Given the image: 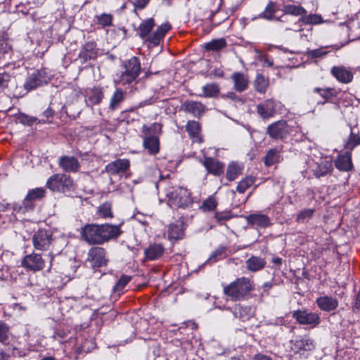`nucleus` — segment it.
I'll use <instances>...</instances> for the list:
<instances>
[{
	"label": "nucleus",
	"mask_w": 360,
	"mask_h": 360,
	"mask_svg": "<svg viewBox=\"0 0 360 360\" xmlns=\"http://www.w3.org/2000/svg\"><path fill=\"white\" fill-rule=\"evenodd\" d=\"M225 247H219L211 254L207 260V262H215L219 259H221L225 257Z\"/></svg>",
	"instance_id": "50"
},
{
	"label": "nucleus",
	"mask_w": 360,
	"mask_h": 360,
	"mask_svg": "<svg viewBox=\"0 0 360 360\" xmlns=\"http://www.w3.org/2000/svg\"><path fill=\"white\" fill-rule=\"evenodd\" d=\"M260 61L262 63L264 66L271 67L274 65V61L271 58L266 54H263L259 58Z\"/></svg>",
	"instance_id": "61"
},
{
	"label": "nucleus",
	"mask_w": 360,
	"mask_h": 360,
	"mask_svg": "<svg viewBox=\"0 0 360 360\" xmlns=\"http://www.w3.org/2000/svg\"><path fill=\"white\" fill-rule=\"evenodd\" d=\"M233 315L240 321H246L254 315V309L249 306L238 304L234 308Z\"/></svg>",
	"instance_id": "29"
},
{
	"label": "nucleus",
	"mask_w": 360,
	"mask_h": 360,
	"mask_svg": "<svg viewBox=\"0 0 360 360\" xmlns=\"http://www.w3.org/2000/svg\"><path fill=\"white\" fill-rule=\"evenodd\" d=\"M49 80V77L44 70H37L27 77L24 88L27 91H30L46 84Z\"/></svg>",
	"instance_id": "10"
},
{
	"label": "nucleus",
	"mask_w": 360,
	"mask_h": 360,
	"mask_svg": "<svg viewBox=\"0 0 360 360\" xmlns=\"http://www.w3.org/2000/svg\"><path fill=\"white\" fill-rule=\"evenodd\" d=\"M203 165L207 171L214 176H220L224 172V165L213 158H205Z\"/></svg>",
	"instance_id": "23"
},
{
	"label": "nucleus",
	"mask_w": 360,
	"mask_h": 360,
	"mask_svg": "<svg viewBox=\"0 0 360 360\" xmlns=\"http://www.w3.org/2000/svg\"><path fill=\"white\" fill-rule=\"evenodd\" d=\"M247 269L252 272L262 270L266 265V261L264 258L252 256L246 262Z\"/></svg>",
	"instance_id": "33"
},
{
	"label": "nucleus",
	"mask_w": 360,
	"mask_h": 360,
	"mask_svg": "<svg viewBox=\"0 0 360 360\" xmlns=\"http://www.w3.org/2000/svg\"><path fill=\"white\" fill-rule=\"evenodd\" d=\"M243 169V165H241L238 163H236V162L230 163L228 165L227 169H226V179L229 181L235 180L236 178H238V176L239 175L242 174Z\"/></svg>",
	"instance_id": "37"
},
{
	"label": "nucleus",
	"mask_w": 360,
	"mask_h": 360,
	"mask_svg": "<svg viewBox=\"0 0 360 360\" xmlns=\"http://www.w3.org/2000/svg\"><path fill=\"white\" fill-rule=\"evenodd\" d=\"M9 335L8 326L0 321V342L4 343L8 340Z\"/></svg>",
	"instance_id": "55"
},
{
	"label": "nucleus",
	"mask_w": 360,
	"mask_h": 360,
	"mask_svg": "<svg viewBox=\"0 0 360 360\" xmlns=\"http://www.w3.org/2000/svg\"><path fill=\"white\" fill-rule=\"evenodd\" d=\"M11 50V46L8 42L7 37L0 34V56L4 55Z\"/></svg>",
	"instance_id": "54"
},
{
	"label": "nucleus",
	"mask_w": 360,
	"mask_h": 360,
	"mask_svg": "<svg viewBox=\"0 0 360 360\" xmlns=\"http://www.w3.org/2000/svg\"><path fill=\"white\" fill-rule=\"evenodd\" d=\"M98 213L104 218L112 217V205L110 202H105L99 206Z\"/></svg>",
	"instance_id": "51"
},
{
	"label": "nucleus",
	"mask_w": 360,
	"mask_h": 360,
	"mask_svg": "<svg viewBox=\"0 0 360 360\" xmlns=\"http://www.w3.org/2000/svg\"><path fill=\"white\" fill-rule=\"evenodd\" d=\"M121 234L118 226L109 224H87L82 228L81 238L89 245H101L112 239L117 238Z\"/></svg>",
	"instance_id": "1"
},
{
	"label": "nucleus",
	"mask_w": 360,
	"mask_h": 360,
	"mask_svg": "<svg viewBox=\"0 0 360 360\" xmlns=\"http://www.w3.org/2000/svg\"><path fill=\"white\" fill-rule=\"evenodd\" d=\"M359 145H360V136L358 134H355L352 131L345 142V148L348 150L347 151L351 152V150Z\"/></svg>",
	"instance_id": "42"
},
{
	"label": "nucleus",
	"mask_w": 360,
	"mask_h": 360,
	"mask_svg": "<svg viewBox=\"0 0 360 360\" xmlns=\"http://www.w3.org/2000/svg\"><path fill=\"white\" fill-rule=\"evenodd\" d=\"M301 26L302 25L300 24V20H299V21L295 23L293 25H292L290 27H286L285 29V30H292V31L297 32V31L302 30Z\"/></svg>",
	"instance_id": "62"
},
{
	"label": "nucleus",
	"mask_w": 360,
	"mask_h": 360,
	"mask_svg": "<svg viewBox=\"0 0 360 360\" xmlns=\"http://www.w3.org/2000/svg\"><path fill=\"white\" fill-rule=\"evenodd\" d=\"M54 111L51 108H48L42 114V118L39 120V122L46 123L51 122L53 117Z\"/></svg>",
	"instance_id": "57"
},
{
	"label": "nucleus",
	"mask_w": 360,
	"mask_h": 360,
	"mask_svg": "<svg viewBox=\"0 0 360 360\" xmlns=\"http://www.w3.org/2000/svg\"><path fill=\"white\" fill-rule=\"evenodd\" d=\"M330 74L342 84H348L353 79L352 70L342 65L333 66L330 70Z\"/></svg>",
	"instance_id": "16"
},
{
	"label": "nucleus",
	"mask_w": 360,
	"mask_h": 360,
	"mask_svg": "<svg viewBox=\"0 0 360 360\" xmlns=\"http://www.w3.org/2000/svg\"><path fill=\"white\" fill-rule=\"evenodd\" d=\"M252 290L251 281L248 278L241 277L224 286L223 291L231 300L237 301L243 299Z\"/></svg>",
	"instance_id": "3"
},
{
	"label": "nucleus",
	"mask_w": 360,
	"mask_h": 360,
	"mask_svg": "<svg viewBox=\"0 0 360 360\" xmlns=\"http://www.w3.org/2000/svg\"><path fill=\"white\" fill-rule=\"evenodd\" d=\"M96 23L101 27H110L112 25L113 15L110 13H101L95 16Z\"/></svg>",
	"instance_id": "41"
},
{
	"label": "nucleus",
	"mask_w": 360,
	"mask_h": 360,
	"mask_svg": "<svg viewBox=\"0 0 360 360\" xmlns=\"http://www.w3.org/2000/svg\"><path fill=\"white\" fill-rule=\"evenodd\" d=\"M279 103L273 98L266 99L257 104V112L263 120H268L275 116Z\"/></svg>",
	"instance_id": "8"
},
{
	"label": "nucleus",
	"mask_w": 360,
	"mask_h": 360,
	"mask_svg": "<svg viewBox=\"0 0 360 360\" xmlns=\"http://www.w3.org/2000/svg\"><path fill=\"white\" fill-rule=\"evenodd\" d=\"M168 237L170 240H179L184 235V223L182 221H177L169 226L167 231Z\"/></svg>",
	"instance_id": "28"
},
{
	"label": "nucleus",
	"mask_w": 360,
	"mask_h": 360,
	"mask_svg": "<svg viewBox=\"0 0 360 360\" xmlns=\"http://www.w3.org/2000/svg\"><path fill=\"white\" fill-rule=\"evenodd\" d=\"M60 167L66 172H77L80 167L78 160L74 156H61L58 161Z\"/></svg>",
	"instance_id": "19"
},
{
	"label": "nucleus",
	"mask_w": 360,
	"mask_h": 360,
	"mask_svg": "<svg viewBox=\"0 0 360 360\" xmlns=\"http://www.w3.org/2000/svg\"><path fill=\"white\" fill-rule=\"evenodd\" d=\"M21 264L25 269L36 272L44 268L45 261L41 255L32 252L24 257Z\"/></svg>",
	"instance_id": "12"
},
{
	"label": "nucleus",
	"mask_w": 360,
	"mask_h": 360,
	"mask_svg": "<svg viewBox=\"0 0 360 360\" xmlns=\"http://www.w3.org/2000/svg\"><path fill=\"white\" fill-rule=\"evenodd\" d=\"M333 170V162L331 160H324L318 163L314 168L312 169L314 175L316 178L324 176L330 174Z\"/></svg>",
	"instance_id": "26"
},
{
	"label": "nucleus",
	"mask_w": 360,
	"mask_h": 360,
	"mask_svg": "<svg viewBox=\"0 0 360 360\" xmlns=\"http://www.w3.org/2000/svg\"><path fill=\"white\" fill-rule=\"evenodd\" d=\"M103 98V93L101 89H94L91 94L89 97V100L92 105L98 104Z\"/></svg>",
	"instance_id": "49"
},
{
	"label": "nucleus",
	"mask_w": 360,
	"mask_h": 360,
	"mask_svg": "<svg viewBox=\"0 0 360 360\" xmlns=\"http://www.w3.org/2000/svg\"><path fill=\"white\" fill-rule=\"evenodd\" d=\"M155 26V22L153 18L143 20L138 27V32L140 38L144 40Z\"/></svg>",
	"instance_id": "30"
},
{
	"label": "nucleus",
	"mask_w": 360,
	"mask_h": 360,
	"mask_svg": "<svg viewBox=\"0 0 360 360\" xmlns=\"http://www.w3.org/2000/svg\"><path fill=\"white\" fill-rule=\"evenodd\" d=\"M231 79L233 82L234 89L236 91L242 92L247 89L249 81L246 75L236 72L232 75Z\"/></svg>",
	"instance_id": "27"
},
{
	"label": "nucleus",
	"mask_w": 360,
	"mask_h": 360,
	"mask_svg": "<svg viewBox=\"0 0 360 360\" xmlns=\"http://www.w3.org/2000/svg\"><path fill=\"white\" fill-rule=\"evenodd\" d=\"M162 125L154 123L150 126L143 125L141 129V137L145 149L151 155H156L160 150V141L156 134L161 130Z\"/></svg>",
	"instance_id": "4"
},
{
	"label": "nucleus",
	"mask_w": 360,
	"mask_h": 360,
	"mask_svg": "<svg viewBox=\"0 0 360 360\" xmlns=\"http://www.w3.org/2000/svg\"><path fill=\"white\" fill-rule=\"evenodd\" d=\"M269 79L264 75H257L254 82V86L257 91L264 94L269 86Z\"/></svg>",
	"instance_id": "40"
},
{
	"label": "nucleus",
	"mask_w": 360,
	"mask_h": 360,
	"mask_svg": "<svg viewBox=\"0 0 360 360\" xmlns=\"http://www.w3.org/2000/svg\"><path fill=\"white\" fill-rule=\"evenodd\" d=\"M290 348L295 353L301 351H309L314 349L313 340L307 337L298 336L290 342Z\"/></svg>",
	"instance_id": "15"
},
{
	"label": "nucleus",
	"mask_w": 360,
	"mask_h": 360,
	"mask_svg": "<svg viewBox=\"0 0 360 360\" xmlns=\"http://www.w3.org/2000/svg\"><path fill=\"white\" fill-rule=\"evenodd\" d=\"M87 261L94 268L106 266L108 259L106 257L105 250L101 247L90 248L88 252Z\"/></svg>",
	"instance_id": "11"
},
{
	"label": "nucleus",
	"mask_w": 360,
	"mask_h": 360,
	"mask_svg": "<svg viewBox=\"0 0 360 360\" xmlns=\"http://www.w3.org/2000/svg\"><path fill=\"white\" fill-rule=\"evenodd\" d=\"M131 281V276L123 275L119 279L114 287V291L117 292H120L126 285Z\"/></svg>",
	"instance_id": "53"
},
{
	"label": "nucleus",
	"mask_w": 360,
	"mask_h": 360,
	"mask_svg": "<svg viewBox=\"0 0 360 360\" xmlns=\"http://www.w3.org/2000/svg\"><path fill=\"white\" fill-rule=\"evenodd\" d=\"M215 218L217 221L221 223L224 221H227L231 218V215L227 212H217Z\"/></svg>",
	"instance_id": "60"
},
{
	"label": "nucleus",
	"mask_w": 360,
	"mask_h": 360,
	"mask_svg": "<svg viewBox=\"0 0 360 360\" xmlns=\"http://www.w3.org/2000/svg\"><path fill=\"white\" fill-rule=\"evenodd\" d=\"M181 110L192 114L194 117H200L205 112V105L199 101H186L182 103Z\"/></svg>",
	"instance_id": "21"
},
{
	"label": "nucleus",
	"mask_w": 360,
	"mask_h": 360,
	"mask_svg": "<svg viewBox=\"0 0 360 360\" xmlns=\"http://www.w3.org/2000/svg\"><path fill=\"white\" fill-rule=\"evenodd\" d=\"M164 252V248L160 244H154L150 245L145 250L146 257L149 260H155L158 259Z\"/></svg>",
	"instance_id": "34"
},
{
	"label": "nucleus",
	"mask_w": 360,
	"mask_h": 360,
	"mask_svg": "<svg viewBox=\"0 0 360 360\" xmlns=\"http://www.w3.org/2000/svg\"><path fill=\"white\" fill-rule=\"evenodd\" d=\"M13 77L8 72L0 73V91H3L8 87Z\"/></svg>",
	"instance_id": "52"
},
{
	"label": "nucleus",
	"mask_w": 360,
	"mask_h": 360,
	"mask_svg": "<svg viewBox=\"0 0 360 360\" xmlns=\"http://www.w3.org/2000/svg\"><path fill=\"white\" fill-rule=\"evenodd\" d=\"M186 129L193 142L201 143L202 141L201 128L197 121L189 120L186 125Z\"/></svg>",
	"instance_id": "24"
},
{
	"label": "nucleus",
	"mask_w": 360,
	"mask_h": 360,
	"mask_svg": "<svg viewBox=\"0 0 360 360\" xmlns=\"http://www.w3.org/2000/svg\"><path fill=\"white\" fill-rule=\"evenodd\" d=\"M46 189L44 188H36L30 191L24 199L23 205L25 207L32 208V201L39 200L45 196Z\"/></svg>",
	"instance_id": "25"
},
{
	"label": "nucleus",
	"mask_w": 360,
	"mask_h": 360,
	"mask_svg": "<svg viewBox=\"0 0 360 360\" xmlns=\"http://www.w3.org/2000/svg\"><path fill=\"white\" fill-rule=\"evenodd\" d=\"M126 96V92L121 89L117 88L112 94L110 103L109 109L111 111H114L117 109L121 103L124 101Z\"/></svg>",
	"instance_id": "31"
},
{
	"label": "nucleus",
	"mask_w": 360,
	"mask_h": 360,
	"mask_svg": "<svg viewBox=\"0 0 360 360\" xmlns=\"http://www.w3.org/2000/svg\"><path fill=\"white\" fill-rule=\"evenodd\" d=\"M169 180L167 178L160 176L156 184L157 188H162L166 191V195L168 198V205L173 208H186L193 204L191 193L185 188L173 187L167 188Z\"/></svg>",
	"instance_id": "2"
},
{
	"label": "nucleus",
	"mask_w": 360,
	"mask_h": 360,
	"mask_svg": "<svg viewBox=\"0 0 360 360\" xmlns=\"http://www.w3.org/2000/svg\"><path fill=\"white\" fill-rule=\"evenodd\" d=\"M254 360H272L271 357L262 354H257L255 355Z\"/></svg>",
	"instance_id": "64"
},
{
	"label": "nucleus",
	"mask_w": 360,
	"mask_h": 360,
	"mask_svg": "<svg viewBox=\"0 0 360 360\" xmlns=\"http://www.w3.org/2000/svg\"><path fill=\"white\" fill-rule=\"evenodd\" d=\"M136 78L134 77L133 75L127 73L126 71H124L121 73V75L118 77V78L115 79V84L118 85H126L129 84L132 82H134Z\"/></svg>",
	"instance_id": "46"
},
{
	"label": "nucleus",
	"mask_w": 360,
	"mask_h": 360,
	"mask_svg": "<svg viewBox=\"0 0 360 360\" xmlns=\"http://www.w3.org/2000/svg\"><path fill=\"white\" fill-rule=\"evenodd\" d=\"M314 92L319 94L320 96L325 100L323 102L321 103V104H324L326 102L330 101L333 98L337 97L340 91L335 88L316 87L314 89Z\"/></svg>",
	"instance_id": "32"
},
{
	"label": "nucleus",
	"mask_w": 360,
	"mask_h": 360,
	"mask_svg": "<svg viewBox=\"0 0 360 360\" xmlns=\"http://www.w3.org/2000/svg\"><path fill=\"white\" fill-rule=\"evenodd\" d=\"M46 186L53 192L67 193L75 190V185L72 178L66 174L51 175L46 183Z\"/></svg>",
	"instance_id": "5"
},
{
	"label": "nucleus",
	"mask_w": 360,
	"mask_h": 360,
	"mask_svg": "<svg viewBox=\"0 0 360 360\" xmlns=\"http://www.w3.org/2000/svg\"><path fill=\"white\" fill-rule=\"evenodd\" d=\"M281 160V150L271 148L267 151L264 158V162L266 166L269 167L279 162Z\"/></svg>",
	"instance_id": "36"
},
{
	"label": "nucleus",
	"mask_w": 360,
	"mask_h": 360,
	"mask_svg": "<svg viewBox=\"0 0 360 360\" xmlns=\"http://www.w3.org/2000/svg\"><path fill=\"white\" fill-rule=\"evenodd\" d=\"M124 67V71L133 75L134 77L136 79L141 71V65L139 59L136 57H132L127 61Z\"/></svg>",
	"instance_id": "35"
},
{
	"label": "nucleus",
	"mask_w": 360,
	"mask_h": 360,
	"mask_svg": "<svg viewBox=\"0 0 360 360\" xmlns=\"http://www.w3.org/2000/svg\"><path fill=\"white\" fill-rule=\"evenodd\" d=\"M316 303L321 311L326 312L334 311L338 307L337 298L328 295L317 297Z\"/></svg>",
	"instance_id": "20"
},
{
	"label": "nucleus",
	"mask_w": 360,
	"mask_h": 360,
	"mask_svg": "<svg viewBox=\"0 0 360 360\" xmlns=\"http://www.w3.org/2000/svg\"><path fill=\"white\" fill-rule=\"evenodd\" d=\"M227 45L226 41L224 38L213 39L204 45V48L208 51H219L225 48Z\"/></svg>",
	"instance_id": "39"
},
{
	"label": "nucleus",
	"mask_w": 360,
	"mask_h": 360,
	"mask_svg": "<svg viewBox=\"0 0 360 360\" xmlns=\"http://www.w3.org/2000/svg\"><path fill=\"white\" fill-rule=\"evenodd\" d=\"M291 132V128L287 121L281 120L269 124L266 128V134L275 140H284Z\"/></svg>",
	"instance_id": "7"
},
{
	"label": "nucleus",
	"mask_w": 360,
	"mask_h": 360,
	"mask_svg": "<svg viewBox=\"0 0 360 360\" xmlns=\"http://www.w3.org/2000/svg\"><path fill=\"white\" fill-rule=\"evenodd\" d=\"M335 165L340 171H351L353 169L351 152L345 151L344 153L340 154L335 160Z\"/></svg>",
	"instance_id": "22"
},
{
	"label": "nucleus",
	"mask_w": 360,
	"mask_h": 360,
	"mask_svg": "<svg viewBox=\"0 0 360 360\" xmlns=\"http://www.w3.org/2000/svg\"><path fill=\"white\" fill-rule=\"evenodd\" d=\"M328 53V51L324 50L323 49H317L313 50H308L307 51V55L310 58H323Z\"/></svg>",
	"instance_id": "56"
},
{
	"label": "nucleus",
	"mask_w": 360,
	"mask_h": 360,
	"mask_svg": "<svg viewBox=\"0 0 360 360\" xmlns=\"http://www.w3.org/2000/svg\"><path fill=\"white\" fill-rule=\"evenodd\" d=\"M314 212L313 209H304L297 215L296 221L299 223L308 221L312 217Z\"/></svg>",
	"instance_id": "48"
},
{
	"label": "nucleus",
	"mask_w": 360,
	"mask_h": 360,
	"mask_svg": "<svg viewBox=\"0 0 360 360\" xmlns=\"http://www.w3.org/2000/svg\"><path fill=\"white\" fill-rule=\"evenodd\" d=\"M98 55V49L96 43L94 41H89L84 44L82 47L78 58L82 64H84L89 60L96 59Z\"/></svg>",
	"instance_id": "14"
},
{
	"label": "nucleus",
	"mask_w": 360,
	"mask_h": 360,
	"mask_svg": "<svg viewBox=\"0 0 360 360\" xmlns=\"http://www.w3.org/2000/svg\"><path fill=\"white\" fill-rule=\"evenodd\" d=\"M150 0H134L133 5L136 9L142 10L146 7Z\"/></svg>",
	"instance_id": "59"
},
{
	"label": "nucleus",
	"mask_w": 360,
	"mask_h": 360,
	"mask_svg": "<svg viewBox=\"0 0 360 360\" xmlns=\"http://www.w3.org/2000/svg\"><path fill=\"white\" fill-rule=\"evenodd\" d=\"M202 94L199 96L205 98H214L218 96L220 92V88L217 84L209 83L205 84L202 88Z\"/></svg>",
	"instance_id": "38"
},
{
	"label": "nucleus",
	"mask_w": 360,
	"mask_h": 360,
	"mask_svg": "<svg viewBox=\"0 0 360 360\" xmlns=\"http://www.w3.org/2000/svg\"><path fill=\"white\" fill-rule=\"evenodd\" d=\"M52 234L45 229H39L32 236V244L37 250H49L52 243Z\"/></svg>",
	"instance_id": "9"
},
{
	"label": "nucleus",
	"mask_w": 360,
	"mask_h": 360,
	"mask_svg": "<svg viewBox=\"0 0 360 360\" xmlns=\"http://www.w3.org/2000/svg\"><path fill=\"white\" fill-rule=\"evenodd\" d=\"M276 11V4L270 1L259 16L266 20H272L274 18Z\"/></svg>",
	"instance_id": "47"
},
{
	"label": "nucleus",
	"mask_w": 360,
	"mask_h": 360,
	"mask_svg": "<svg viewBox=\"0 0 360 360\" xmlns=\"http://www.w3.org/2000/svg\"><path fill=\"white\" fill-rule=\"evenodd\" d=\"M249 225L254 228H266L271 225L270 218L262 213H253L245 217Z\"/></svg>",
	"instance_id": "17"
},
{
	"label": "nucleus",
	"mask_w": 360,
	"mask_h": 360,
	"mask_svg": "<svg viewBox=\"0 0 360 360\" xmlns=\"http://www.w3.org/2000/svg\"><path fill=\"white\" fill-rule=\"evenodd\" d=\"M319 17L316 15H310L307 18V22L309 23H318Z\"/></svg>",
	"instance_id": "63"
},
{
	"label": "nucleus",
	"mask_w": 360,
	"mask_h": 360,
	"mask_svg": "<svg viewBox=\"0 0 360 360\" xmlns=\"http://www.w3.org/2000/svg\"><path fill=\"white\" fill-rule=\"evenodd\" d=\"M217 201L214 196L211 195L205 200L200 206V209L203 212H210L215 210L217 206Z\"/></svg>",
	"instance_id": "45"
},
{
	"label": "nucleus",
	"mask_w": 360,
	"mask_h": 360,
	"mask_svg": "<svg viewBox=\"0 0 360 360\" xmlns=\"http://www.w3.org/2000/svg\"><path fill=\"white\" fill-rule=\"evenodd\" d=\"M292 316L299 324L307 326L309 328L318 327L321 321L319 314L308 309L295 310L292 311Z\"/></svg>",
	"instance_id": "6"
},
{
	"label": "nucleus",
	"mask_w": 360,
	"mask_h": 360,
	"mask_svg": "<svg viewBox=\"0 0 360 360\" xmlns=\"http://www.w3.org/2000/svg\"><path fill=\"white\" fill-rule=\"evenodd\" d=\"M172 26L169 22H165L158 26L155 32L150 33L144 41L148 42L150 46H158L163 39L165 34L169 32Z\"/></svg>",
	"instance_id": "13"
},
{
	"label": "nucleus",
	"mask_w": 360,
	"mask_h": 360,
	"mask_svg": "<svg viewBox=\"0 0 360 360\" xmlns=\"http://www.w3.org/2000/svg\"><path fill=\"white\" fill-rule=\"evenodd\" d=\"M255 181V178L252 176H248L242 179L237 186L236 191L240 193H243L250 187Z\"/></svg>",
	"instance_id": "43"
},
{
	"label": "nucleus",
	"mask_w": 360,
	"mask_h": 360,
	"mask_svg": "<svg viewBox=\"0 0 360 360\" xmlns=\"http://www.w3.org/2000/svg\"><path fill=\"white\" fill-rule=\"evenodd\" d=\"M130 166L127 159H118L110 162L105 166V171L110 175H115L125 172Z\"/></svg>",
	"instance_id": "18"
},
{
	"label": "nucleus",
	"mask_w": 360,
	"mask_h": 360,
	"mask_svg": "<svg viewBox=\"0 0 360 360\" xmlns=\"http://www.w3.org/2000/svg\"><path fill=\"white\" fill-rule=\"evenodd\" d=\"M19 120L22 124L30 126L35 122L37 118L22 114L19 116Z\"/></svg>",
	"instance_id": "58"
},
{
	"label": "nucleus",
	"mask_w": 360,
	"mask_h": 360,
	"mask_svg": "<svg viewBox=\"0 0 360 360\" xmlns=\"http://www.w3.org/2000/svg\"><path fill=\"white\" fill-rule=\"evenodd\" d=\"M283 11L285 14H290L296 16L302 15L306 13V11L302 7L291 4L284 6Z\"/></svg>",
	"instance_id": "44"
}]
</instances>
